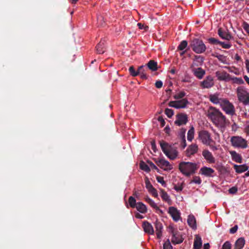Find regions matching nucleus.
Instances as JSON below:
<instances>
[{"label":"nucleus","mask_w":249,"mask_h":249,"mask_svg":"<svg viewBox=\"0 0 249 249\" xmlns=\"http://www.w3.org/2000/svg\"><path fill=\"white\" fill-rule=\"evenodd\" d=\"M207 116L212 123L221 130H224L230 124V121L218 109L211 107L208 110Z\"/></svg>","instance_id":"nucleus-1"},{"label":"nucleus","mask_w":249,"mask_h":249,"mask_svg":"<svg viewBox=\"0 0 249 249\" xmlns=\"http://www.w3.org/2000/svg\"><path fill=\"white\" fill-rule=\"evenodd\" d=\"M179 171L186 177H190L195 173L197 168L196 164L190 162H181L178 166Z\"/></svg>","instance_id":"nucleus-2"},{"label":"nucleus","mask_w":249,"mask_h":249,"mask_svg":"<svg viewBox=\"0 0 249 249\" xmlns=\"http://www.w3.org/2000/svg\"><path fill=\"white\" fill-rule=\"evenodd\" d=\"M190 46L194 52L198 54L203 53L206 50V46L203 41L197 38L192 39Z\"/></svg>","instance_id":"nucleus-3"},{"label":"nucleus","mask_w":249,"mask_h":249,"mask_svg":"<svg viewBox=\"0 0 249 249\" xmlns=\"http://www.w3.org/2000/svg\"><path fill=\"white\" fill-rule=\"evenodd\" d=\"M231 145L234 147L246 148L248 147L247 141L241 136H234L231 138Z\"/></svg>","instance_id":"nucleus-4"},{"label":"nucleus","mask_w":249,"mask_h":249,"mask_svg":"<svg viewBox=\"0 0 249 249\" xmlns=\"http://www.w3.org/2000/svg\"><path fill=\"white\" fill-rule=\"evenodd\" d=\"M220 106L227 114L231 116H233L235 114L234 106L227 99L224 98L223 101H221Z\"/></svg>","instance_id":"nucleus-5"},{"label":"nucleus","mask_w":249,"mask_h":249,"mask_svg":"<svg viewBox=\"0 0 249 249\" xmlns=\"http://www.w3.org/2000/svg\"><path fill=\"white\" fill-rule=\"evenodd\" d=\"M198 137L201 142L206 145H210V143L214 142L211 138L210 134L206 130H202L199 132Z\"/></svg>","instance_id":"nucleus-6"},{"label":"nucleus","mask_w":249,"mask_h":249,"mask_svg":"<svg viewBox=\"0 0 249 249\" xmlns=\"http://www.w3.org/2000/svg\"><path fill=\"white\" fill-rule=\"evenodd\" d=\"M237 97L244 105H249V93L247 91L243 89H238Z\"/></svg>","instance_id":"nucleus-7"},{"label":"nucleus","mask_w":249,"mask_h":249,"mask_svg":"<svg viewBox=\"0 0 249 249\" xmlns=\"http://www.w3.org/2000/svg\"><path fill=\"white\" fill-rule=\"evenodd\" d=\"M188 104L189 102L188 100L186 98H184L180 100L170 101L168 103V106L177 109H179L185 108Z\"/></svg>","instance_id":"nucleus-8"},{"label":"nucleus","mask_w":249,"mask_h":249,"mask_svg":"<svg viewBox=\"0 0 249 249\" xmlns=\"http://www.w3.org/2000/svg\"><path fill=\"white\" fill-rule=\"evenodd\" d=\"M157 165L164 170H171L173 169L172 165L164 159H155Z\"/></svg>","instance_id":"nucleus-9"},{"label":"nucleus","mask_w":249,"mask_h":249,"mask_svg":"<svg viewBox=\"0 0 249 249\" xmlns=\"http://www.w3.org/2000/svg\"><path fill=\"white\" fill-rule=\"evenodd\" d=\"M170 231L172 234V237L171 239L172 242L174 244H180L183 241V238L182 237L180 234L177 231L172 228H170Z\"/></svg>","instance_id":"nucleus-10"},{"label":"nucleus","mask_w":249,"mask_h":249,"mask_svg":"<svg viewBox=\"0 0 249 249\" xmlns=\"http://www.w3.org/2000/svg\"><path fill=\"white\" fill-rule=\"evenodd\" d=\"M176 118L175 124L178 126L186 124L188 122V116L185 113H178L176 115Z\"/></svg>","instance_id":"nucleus-11"},{"label":"nucleus","mask_w":249,"mask_h":249,"mask_svg":"<svg viewBox=\"0 0 249 249\" xmlns=\"http://www.w3.org/2000/svg\"><path fill=\"white\" fill-rule=\"evenodd\" d=\"M214 85L213 79L211 76H208L205 79L200 83V86L203 89H209Z\"/></svg>","instance_id":"nucleus-12"},{"label":"nucleus","mask_w":249,"mask_h":249,"mask_svg":"<svg viewBox=\"0 0 249 249\" xmlns=\"http://www.w3.org/2000/svg\"><path fill=\"white\" fill-rule=\"evenodd\" d=\"M214 172L215 171L213 169L206 166L201 167L199 170V174L206 177H213Z\"/></svg>","instance_id":"nucleus-13"},{"label":"nucleus","mask_w":249,"mask_h":249,"mask_svg":"<svg viewBox=\"0 0 249 249\" xmlns=\"http://www.w3.org/2000/svg\"><path fill=\"white\" fill-rule=\"evenodd\" d=\"M168 213L175 221L177 222L181 218L180 212L174 207H169Z\"/></svg>","instance_id":"nucleus-14"},{"label":"nucleus","mask_w":249,"mask_h":249,"mask_svg":"<svg viewBox=\"0 0 249 249\" xmlns=\"http://www.w3.org/2000/svg\"><path fill=\"white\" fill-rule=\"evenodd\" d=\"M202 155L205 159L210 163L215 162V159L212 153L208 150H204L202 152Z\"/></svg>","instance_id":"nucleus-15"},{"label":"nucleus","mask_w":249,"mask_h":249,"mask_svg":"<svg viewBox=\"0 0 249 249\" xmlns=\"http://www.w3.org/2000/svg\"><path fill=\"white\" fill-rule=\"evenodd\" d=\"M142 227L145 232L149 234L153 235L154 231L152 225L148 221H143Z\"/></svg>","instance_id":"nucleus-16"},{"label":"nucleus","mask_w":249,"mask_h":249,"mask_svg":"<svg viewBox=\"0 0 249 249\" xmlns=\"http://www.w3.org/2000/svg\"><path fill=\"white\" fill-rule=\"evenodd\" d=\"M154 225L157 238L158 239H160L162 237V232L163 230L162 224L160 222L157 220L154 223Z\"/></svg>","instance_id":"nucleus-17"},{"label":"nucleus","mask_w":249,"mask_h":249,"mask_svg":"<svg viewBox=\"0 0 249 249\" xmlns=\"http://www.w3.org/2000/svg\"><path fill=\"white\" fill-rule=\"evenodd\" d=\"M160 144L162 152L166 156H168L169 152L172 148L171 145L163 141H160Z\"/></svg>","instance_id":"nucleus-18"},{"label":"nucleus","mask_w":249,"mask_h":249,"mask_svg":"<svg viewBox=\"0 0 249 249\" xmlns=\"http://www.w3.org/2000/svg\"><path fill=\"white\" fill-rule=\"evenodd\" d=\"M198 151V146L196 144H192L188 146L186 152V156L187 157H190L191 155H193Z\"/></svg>","instance_id":"nucleus-19"},{"label":"nucleus","mask_w":249,"mask_h":249,"mask_svg":"<svg viewBox=\"0 0 249 249\" xmlns=\"http://www.w3.org/2000/svg\"><path fill=\"white\" fill-rule=\"evenodd\" d=\"M218 96H219V94H218V93L210 94L209 95V99L210 101L213 104L220 105L221 101H223L224 98H219Z\"/></svg>","instance_id":"nucleus-20"},{"label":"nucleus","mask_w":249,"mask_h":249,"mask_svg":"<svg viewBox=\"0 0 249 249\" xmlns=\"http://www.w3.org/2000/svg\"><path fill=\"white\" fill-rule=\"evenodd\" d=\"M218 35L223 39L230 40L232 38V36L228 32L223 31L221 28L218 30Z\"/></svg>","instance_id":"nucleus-21"},{"label":"nucleus","mask_w":249,"mask_h":249,"mask_svg":"<svg viewBox=\"0 0 249 249\" xmlns=\"http://www.w3.org/2000/svg\"><path fill=\"white\" fill-rule=\"evenodd\" d=\"M187 223L189 226L193 230H196V219L195 216L192 214H190L187 219Z\"/></svg>","instance_id":"nucleus-22"},{"label":"nucleus","mask_w":249,"mask_h":249,"mask_svg":"<svg viewBox=\"0 0 249 249\" xmlns=\"http://www.w3.org/2000/svg\"><path fill=\"white\" fill-rule=\"evenodd\" d=\"M97 53L99 54H103L106 51L105 40L101 39L96 47Z\"/></svg>","instance_id":"nucleus-23"},{"label":"nucleus","mask_w":249,"mask_h":249,"mask_svg":"<svg viewBox=\"0 0 249 249\" xmlns=\"http://www.w3.org/2000/svg\"><path fill=\"white\" fill-rule=\"evenodd\" d=\"M216 76L219 80H226L229 79L230 77V74L225 71L222 72L219 71H216Z\"/></svg>","instance_id":"nucleus-24"},{"label":"nucleus","mask_w":249,"mask_h":249,"mask_svg":"<svg viewBox=\"0 0 249 249\" xmlns=\"http://www.w3.org/2000/svg\"><path fill=\"white\" fill-rule=\"evenodd\" d=\"M202 240L200 236L196 235L194 242V249H201L202 247Z\"/></svg>","instance_id":"nucleus-25"},{"label":"nucleus","mask_w":249,"mask_h":249,"mask_svg":"<svg viewBox=\"0 0 249 249\" xmlns=\"http://www.w3.org/2000/svg\"><path fill=\"white\" fill-rule=\"evenodd\" d=\"M245 244V240L243 237L238 238L234 244V249H242Z\"/></svg>","instance_id":"nucleus-26"},{"label":"nucleus","mask_w":249,"mask_h":249,"mask_svg":"<svg viewBox=\"0 0 249 249\" xmlns=\"http://www.w3.org/2000/svg\"><path fill=\"white\" fill-rule=\"evenodd\" d=\"M147 70V68L145 66H141L138 68V75H140L141 78L142 79H146L147 77L146 76V71Z\"/></svg>","instance_id":"nucleus-27"},{"label":"nucleus","mask_w":249,"mask_h":249,"mask_svg":"<svg viewBox=\"0 0 249 249\" xmlns=\"http://www.w3.org/2000/svg\"><path fill=\"white\" fill-rule=\"evenodd\" d=\"M146 68L147 69H149L152 71H156L158 70V64L157 62L154 60H151L146 64Z\"/></svg>","instance_id":"nucleus-28"},{"label":"nucleus","mask_w":249,"mask_h":249,"mask_svg":"<svg viewBox=\"0 0 249 249\" xmlns=\"http://www.w3.org/2000/svg\"><path fill=\"white\" fill-rule=\"evenodd\" d=\"M146 202L154 209H155L157 212H159L160 213H162V211L160 210L159 207L157 205L155 202L149 197H147L145 198Z\"/></svg>","instance_id":"nucleus-29"},{"label":"nucleus","mask_w":249,"mask_h":249,"mask_svg":"<svg viewBox=\"0 0 249 249\" xmlns=\"http://www.w3.org/2000/svg\"><path fill=\"white\" fill-rule=\"evenodd\" d=\"M193 71L195 75L199 79H202L205 73V71L201 68L194 69Z\"/></svg>","instance_id":"nucleus-30"},{"label":"nucleus","mask_w":249,"mask_h":249,"mask_svg":"<svg viewBox=\"0 0 249 249\" xmlns=\"http://www.w3.org/2000/svg\"><path fill=\"white\" fill-rule=\"evenodd\" d=\"M234 168L235 170V171L238 173H241L248 170V166L246 164L242 165H235L234 166Z\"/></svg>","instance_id":"nucleus-31"},{"label":"nucleus","mask_w":249,"mask_h":249,"mask_svg":"<svg viewBox=\"0 0 249 249\" xmlns=\"http://www.w3.org/2000/svg\"><path fill=\"white\" fill-rule=\"evenodd\" d=\"M135 208L137 211L142 213H145L147 212L146 206L142 202H138Z\"/></svg>","instance_id":"nucleus-32"},{"label":"nucleus","mask_w":249,"mask_h":249,"mask_svg":"<svg viewBox=\"0 0 249 249\" xmlns=\"http://www.w3.org/2000/svg\"><path fill=\"white\" fill-rule=\"evenodd\" d=\"M230 153L234 161L240 163L242 162V159L241 155L236 153L235 151H231Z\"/></svg>","instance_id":"nucleus-33"},{"label":"nucleus","mask_w":249,"mask_h":249,"mask_svg":"<svg viewBox=\"0 0 249 249\" xmlns=\"http://www.w3.org/2000/svg\"><path fill=\"white\" fill-rule=\"evenodd\" d=\"M178 151L173 148L171 149L170 152H169L168 156H166L168 158H169L170 160H175L178 156Z\"/></svg>","instance_id":"nucleus-34"},{"label":"nucleus","mask_w":249,"mask_h":249,"mask_svg":"<svg viewBox=\"0 0 249 249\" xmlns=\"http://www.w3.org/2000/svg\"><path fill=\"white\" fill-rule=\"evenodd\" d=\"M212 56L217 58L219 61L223 64H227V57L222 54L217 53L212 54Z\"/></svg>","instance_id":"nucleus-35"},{"label":"nucleus","mask_w":249,"mask_h":249,"mask_svg":"<svg viewBox=\"0 0 249 249\" xmlns=\"http://www.w3.org/2000/svg\"><path fill=\"white\" fill-rule=\"evenodd\" d=\"M160 196L163 200L168 203H169L171 201L169 196L163 189H160Z\"/></svg>","instance_id":"nucleus-36"},{"label":"nucleus","mask_w":249,"mask_h":249,"mask_svg":"<svg viewBox=\"0 0 249 249\" xmlns=\"http://www.w3.org/2000/svg\"><path fill=\"white\" fill-rule=\"evenodd\" d=\"M140 167L142 170L147 173H149L150 171V168L149 166L143 161L140 162Z\"/></svg>","instance_id":"nucleus-37"},{"label":"nucleus","mask_w":249,"mask_h":249,"mask_svg":"<svg viewBox=\"0 0 249 249\" xmlns=\"http://www.w3.org/2000/svg\"><path fill=\"white\" fill-rule=\"evenodd\" d=\"M188 46V42L186 40H182L178 47V50L183 51Z\"/></svg>","instance_id":"nucleus-38"},{"label":"nucleus","mask_w":249,"mask_h":249,"mask_svg":"<svg viewBox=\"0 0 249 249\" xmlns=\"http://www.w3.org/2000/svg\"><path fill=\"white\" fill-rule=\"evenodd\" d=\"M128 203L131 208H134L137 205L136 201L135 198L132 196L128 198Z\"/></svg>","instance_id":"nucleus-39"},{"label":"nucleus","mask_w":249,"mask_h":249,"mask_svg":"<svg viewBox=\"0 0 249 249\" xmlns=\"http://www.w3.org/2000/svg\"><path fill=\"white\" fill-rule=\"evenodd\" d=\"M194 129L192 127L187 133V139L189 141H192L194 138Z\"/></svg>","instance_id":"nucleus-40"},{"label":"nucleus","mask_w":249,"mask_h":249,"mask_svg":"<svg viewBox=\"0 0 249 249\" xmlns=\"http://www.w3.org/2000/svg\"><path fill=\"white\" fill-rule=\"evenodd\" d=\"M209 43L212 45H220V41L213 37H211L208 39Z\"/></svg>","instance_id":"nucleus-41"},{"label":"nucleus","mask_w":249,"mask_h":249,"mask_svg":"<svg viewBox=\"0 0 249 249\" xmlns=\"http://www.w3.org/2000/svg\"><path fill=\"white\" fill-rule=\"evenodd\" d=\"M128 71H129L130 74L132 76H136L138 75V70L137 71H136L135 70L134 66H130L128 69Z\"/></svg>","instance_id":"nucleus-42"},{"label":"nucleus","mask_w":249,"mask_h":249,"mask_svg":"<svg viewBox=\"0 0 249 249\" xmlns=\"http://www.w3.org/2000/svg\"><path fill=\"white\" fill-rule=\"evenodd\" d=\"M186 95V93L184 91H181L178 93L175 94L174 96V98L176 100H178L183 98Z\"/></svg>","instance_id":"nucleus-43"},{"label":"nucleus","mask_w":249,"mask_h":249,"mask_svg":"<svg viewBox=\"0 0 249 249\" xmlns=\"http://www.w3.org/2000/svg\"><path fill=\"white\" fill-rule=\"evenodd\" d=\"M163 249H173V247L170 242L169 239H168L163 244Z\"/></svg>","instance_id":"nucleus-44"},{"label":"nucleus","mask_w":249,"mask_h":249,"mask_svg":"<svg viewBox=\"0 0 249 249\" xmlns=\"http://www.w3.org/2000/svg\"><path fill=\"white\" fill-rule=\"evenodd\" d=\"M201 179H200L199 177L195 176L193 178V179L191 181L190 183L194 182L198 184H200L201 183Z\"/></svg>","instance_id":"nucleus-45"},{"label":"nucleus","mask_w":249,"mask_h":249,"mask_svg":"<svg viewBox=\"0 0 249 249\" xmlns=\"http://www.w3.org/2000/svg\"><path fill=\"white\" fill-rule=\"evenodd\" d=\"M165 113L169 118H171L174 115L173 110L169 108H166L165 110Z\"/></svg>","instance_id":"nucleus-46"},{"label":"nucleus","mask_w":249,"mask_h":249,"mask_svg":"<svg viewBox=\"0 0 249 249\" xmlns=\"http://www.w3.org/2000/svg\"><path fill=\"white\" fill-rule=\"evenodd\" d=\"M145 185L149 192L154 188L148 179L145 180Z\"/></svg>","instance_id":"nucleus-47"},{"label":"nucleus","mask_w":249,"mask_h":249,"mask_svg":"<svg viewBox=\"0 0 249 249\" xmlns=\"http://www.w3.org/2000/svg\"><path fill=\"white\" fill-rule=\"evenodd\" d=\"M156 179L157 181L162 184V186L164 187L166 185V183L165 181L164 180L163 178L162 177L160 176H157L156 177Z\"/></svg>","instance_id":"nucleus-48"},{"label":"nucleus","mask_w":249,"mask_h":249,"mask_svg":"<svg viewBox=\"0 0 249 249\" xmlns=\"http://www.w3.org/2000/svg\"><path fill=\"white\" fill-rule=\"evenodd\" d=\"M231 244L229 241L225 242L222 246V249H231Z\"/></svg>","instance_id":"nucleus-49"},{"label":"nucleus","mask_w":249,"mask_h":249,"mask_svg":"<svg viewBox=\"0 0 249 249\" xmlns=\"http://www.w3.org/2000/svg\"><path fill=\"white\" fill-rule=\"evenodd\" d=\"M186 132V129L184 128H181L179 132V135L181 139L185 138V134Z\"/></svg>","instance_id":"nucleus-50"},{"label":"nucleus","mask_w":249,"mask_h":249,"mask_svg":"<svg viewBox=\"0 0 249 249\" xmlns=\"http://www.w3.org/2000/svg\"><path fill=\"white\" fill-rule=\"evenodd\" d=\"M220 45H221L223 48H224V49H230L231 46V45L230 43H225L224 42H220Z\"/></svg>","instance_id":"nucleus-51"},{"label":"nucleus","mask_w":249,"mask_h":249,"mask_svg":"<svg viewBox=\"0 0 249 249\" xmlns=\"http://www.w3.org/2000/svg\"><path fill=\"white\" fill-rule=\"evenodd\" d=\"M147 162L149 165V167L153 169L157 170L158 172H159V169L152 162L150 161H148Z\"/></svg>","instance_id":"nucleus-52"},{"label":"nucleus","mask_w":249,"mask_h":249,"mask_svg":"<svg viewBox=\"0 0 249 249\" xmlns=\"http://www.w3.org/2000/svg\"><path fill=\"white\" fill-rule=\"evenodd\" d=\"M238 191V189L236 187H232L229 190V192L231 194H235Z\"/></svg>","instance_id":"nucleus-53"},{"label":"nucleus","mask_w":249,"mask_h":249,"mask_svg":"<svg viewBox=\"0 0 249 249\" xmlns=\"http://www.w3.org/2000/svg\"><path fill=\"white\" fill-rule=\"evenodd\" d=\"M158 120L160 123V125L161 127H163L165 125V122L162 116H159Z\"/></svg>","instance_id":"nucleus-54"},{"label":"nucleus","mask_w":249,"mask_h":249,"mask_svg":"<svg viewBox=\"0 0 249 249\" xmlns=\"http://www.w3.org/2000/svg\"><path fill=\"white\" fill-rule=\"evenodd\" d=\"M195 60L197 61L198 63H202L203 62L204 59L203 57L200 55H195Z\"/></svg>","instance_id":"nucleus-55"},{"label":"nucleus","mask_w":249,"mask_h":249,"mask_svg":"<svg viewBox=\"0 0 249 249\" xmlns=\"http://www.w3.org/2000/svg\"><path fill=\"white\" fill-rule=\"evenodd\" d=\"M149 192L151 193L152 195L155 197H157L158 196L157 191L155 188H154L153 189L150 190Z\"/></svg>","instance_id":"nucleus-56"},{"label":"nucleus","mask_w":249,"mask_h":249,"mask_svg":"<svg viewBox=\"0 0 249 249\" xmlns=\"http://www.w3.org/2000/svg\"><path fill=\"white\" fill-rule=\"evenodd\" d=\"M174 188L177 192L181 191L183 188V184H181L178 186H177L176 185H175Z\"/></svg>","instance_id":"nucleus-57"},{"label":"nucleus","mask_w":249,"mask_h":249,"mask_svg":"<svg viewBox=\"0 0 249 249\" xmlns=\"http://www.w3.org/2000/svg\"><path fill=\"white\" fill-rule=\"evenodd\" d=\"M238 230V226L235 225L234 227L230 229V232L231 234H234Z\"/></svg>","instance_id":"nucleus-58"},{"label":"nucleus","mask_w":249,"mask_h":249,"mask_svg":"<svg viewBox=\"0 0 249 249\" xmlns=\"http://www.w3.org/2000/svg\"><path fill=\"white\" fill-rule=\"evenodd\" d=\"M163 83L161 81H157L155 83V86L157 88L160 89L162 87Z\"/></svg>","instance_id":"nucleus-59"},{"label":"nucleus","mask_w":249,"mask_h":249,"mask_svg":"<svg viewBox=\"0 0 249 249\" xmlns=\"http://www.w3.org/2000/svg\"><path fill=\"white\" fill-rule=\"evenodd\" d=\"M151 148H152V150L154 152H156V145L155 141L154 140L151 141Z\"/></svg>","instance_id":"nucleus-60"},{"label":"nucleus","mask_w":249,"mask_h":249,"mask_svg":"<svg viewBox=\"0 0 249 249\" xmlns=\"http://www.w3.org/2000/svg\"><path fill=\"white\" fill-rule=\"evenodd\" d=\"M181 146L183 149H184L186 146V142L185 140V138L183 139H181Z\"/></svg>","instance_id":"nucleus-61"},{"label":"nucleus","mask_w":249,"mask_h":249,"mask_svg":"<svg viewBox=\"0 0 249 249\" xmlns=\"http://www.w3.org/2000/svg\"><path fill=\"white\" fill-rule=\"evenodd\" d=\"M244 29L247 32V33H249V24L245 23L244 24Z\"/></svg>","instance_id":"nucleus-62"},{"label":"nucleus","mask_w":249,"mask_h":249,"mask_svg":"<svg viewBox=\"0 0 249 249\" xmlns=\"http://www.w3.org/2000/svg\"><path fill=\"white\" fill-rule=\"evenodd\" d=\"M137 25L139 27V28L140 29H144V28L147 29L148 28V26H144V25L143 24L141 23H138L137 24Z\"/></svg>","instance_id":"nucleus-63"},{"label":"nucleus","mask_w":249,"mask_h":249,"mask_svg":"<svg viewBox=\"0 0 249 249\" xmlns=\"http://www.w3.org/2000/svg\"><path fill=\"white\" fill-rule=\"evenodd\" d=\"M246 69L248 72H249V60L247 59L245 61Z\"/></svg>","instance_id":"nucleus-64"}]
</instances>
